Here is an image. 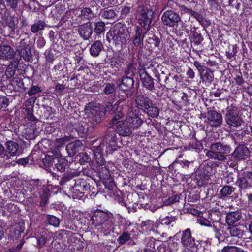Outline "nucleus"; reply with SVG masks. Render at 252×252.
I'll list each match as a JSON object with an SVG mask.
<instances>
[{
	"label": "nucleus",
	"mask_w": 252,
	"mask_h": 252,
	"mask_svg": "<svg viewBox=\"0 0 252 252\" xmlns=\"http://www.w3.org/2000/svg\"><path fill=\"white\" fill-rule=\"evenodd\" d=\"M108 37H111L118 49L126 47L130 41V35L127 28L121 24L116 25L107 34Z\"/></svg>",
	"instance_id": "obj_1"
},
{
	"label": "nucleus",
	"mask_w": 252,
	"mask_h": 252,
	"mask_svg": "<svg viewBox=\"0 0 252 252\" xmlns=\"http://www.w3.org/2000/svg\"><path fill=\"white\" fill-rule=\"evenodd\" d=\"M230 151L229 146L218 142L211 145L210 150L207 152L206 155L210 158L224 161L226 159L224 155L229 153Z\"/></svg>",
	"instance_id": "obj_2"
},
{
	"label": "nucleus",
	"mask_w": 252,
	"mask_h": 252,
	"mask_svg": "<svg viewBox=\"0 0 252 252\" xmlns=\"http://www.w3.org/2000/svg\"><path fill=\"white\" fill-rule=\"evenodd\" d=\"M99 141L100 143H104L105 144L106 152L108 153H112L117 149V138L116 131L112 128L108 129L106 135L102 138L100 139Z\"/></svg>",
	"instance_id": "obj_3"
},
{
	"label": "nucleus",
	"mask_w": 252,
	"mask_h": 252,
	"mask_svg": "<svg viewBox=\"0 0 252 252\" xmlns=\"http://www.w3.org/2000/svg\"><path fill=\"white\" fill-rule=\"evenodd\" d=\"M224 119L225 122L229 126L235 128L240 126L243 122L235 107L227 109Z\"/></svg>",
	"instance_id": "obj_4"
},
{
	"label": "nucleus",
	"mask_w": 252,
	"mask_h": 252,
	"mask_svg": "<svg viewBox=\"0 0 252 252\" xmlns=\"http://www.w3.org/2000/svg\"><path fill=\"white\" fill-rule=\"evenodd\" d=\"M133 79L129 77H125L123 78L122 82L119 85V89L124 93L123 95L119 94V97L122 96V99H126L131 95V89L133 85Z\"/></svg>",
	"instance_id": "obj_5"
},
{
	"label": "nucleus",
	"mask_w": 252,
	"mask_h": 252,
	"mask_svg": "<svg viewBox=\"0 0 252 252\" xmlns=\"http://www.w3.org/2000/svg\"><path fill=\"white\" fill-rule=\"evenodd\" d=\"M111 216L107 213L98 210L95 211L91 217L92 224L95 226L106 225L111 219Z\"/></svg>",
	"instance_id": "obj_6"
},
{
	"label": "nucleus",
	"mask_w": 252,
	"mask_h": 252,
	"mask_svg": "<svg viewBox=\"0 0 252 252\" xmlns=\"http://www.w3.org/2000/svg\"><path fill=\"white\" fill-rule=\"evenodd\" d=\"M161 20L164 25L173 27L180 21V18L176 12L172 10H168L162 15Z\"/></svg>",
	"instance_id": "obj_7"
},
{
	"label": "nucleus",
	"mask_w": 252,
	"mask_h": 252,
	"mask_svg": "<svg viewBox=\"0 0 252 252\" xmlns=\"http://www.w3.org/2000/svg\"><path fill=\"white\" fill-rule=\"evenodd\" d=\"M153 11L146 7H141L138 15V20L141 25L143 24V26H149L152 22L153 19Z\"/></svg>",
	"instance_id": "obj_8"
},
{
	"label": "nucleus",
	"mask_w": 252,
	"mask_h": 252,
	"mask_svg": "<svg viewBox=\"0 0 252 252\" xmlns=\"http://www.w3.org/2000/svg\"><path fill=\"white\" fill-rule=\"evenodd\" d=\"M207 120L208 124L212 127L220 126L223 121L221 114L215 111H209L207 113Z\"/></svg>",
	"instance_id": "obj_9"
},
{
	"label": "nucleus",
	"mask_w": 252,
	"mask_h": 252,
	"mask_svg": "<svg viewBox=\"0 0 252 252\" xmlns=\"http://www.w3.org/2000/svg\"><path fill=\"white\" fill-rule=\"evenodd\" d=\"M35 99L34 97H31L28 99L25 102V107L23 108L24 110V113L25 117L31 122L38 121L35 117L33 114V106L34 105Z\"/></svg>",
	"instance_id": "obj_10"
},
{
	"label": "nucleus",
	"mask_w": 252,
	"mask_h": 252,
	"mask_svg": "<svg viewBox=\"0 0 252 252\" xmlns=\"http://www.w3.org/2000/svg\"><path fill=\"white\" fill-rule=\"evenodd\" d=\"M6 149L5 155L2 158L9 160L11 157L16 156L18 153L19 145L15 142L11 140L7 141L5 144Z\"/></svg>",
	"instance_id": "obj_11"
},
{
	"label": "nucleus",
	"mask_w": 252,
	"mask_h": 252,
	"mask_svg": "<svg viewBox=\"0 0 252 252\" xmlns=\"http://www.w3.org/2000/svg\"><path fill=\"white\" fill-rule=\"evenodd\" d=\"M194 239L191 236V230L187 228L182 232L181 243L185 248H192L194 245Z\"/></svg>",
	"instance_id": "obj_12"
},
{
	"label": "nucleus",
	"mask_w": 252,
	"mask_h": 252,
	"mask_svg": "<svg viewBox=\"0 0 252 252\" xmlns=\"http://www.w3.org/2000/svg\"><path fill=\"white\" fill-rule=\"evenodd\" d=\"M239 187L241 189H246L252 185V173L245 171L239 178Z\"/></svg>",
	"instance_id": "obj_13"
},
{
	"label": "nucleus",
	"mask_w": 252,
	"mask_h": 252,
	"mask_svg": "<svg viewBox=\"0 0 252 252\" xmlns=\"http://www.w3.org/2000/svg\"><path fill=\"white\" fill-rule=\"evenodd\" d=\"M126 120L132 130L139 128L143 123L141 118L134 113L128 114L126 118Z\"/></svg>",
	"instance_id": "obj_14"
},
{
	"label": "nucleus",
	"mask_w": 252,
	"mask_h": 252,
	"mask_svg": "<svg viewBox=\"0 0 252 252\" xmlns=\"http://www.w3.org/2000/svg\"><path fill=\"white\" fill-rule=\"evenodd\" d=\"M78 32L80 36L84 40H88L91 37L92 32V26L90 22H88L78 27Z\"/></svg>",
	"instance_id": "obj_15"
},
{
	"label": "nucleus",
	"mask_w": 252,
	"mask_h": 252,
	"mask_svg": "<svg viewBox=\"0 0 252 252\" xmlns=\"http://www.w3.org/2000/svg\"><path fill=\"white\" fill-rule=\"evenodd\" d=\"M67 140L68 139L67 137H63L57 139L53 143L55 149L53 150L52 155H48V164L49 163L50 159H54V157L56 158H58L59 154L57 150H58L59 148L63 146Z\"/></svg>",
	"instance_id": "obj_16"
},
{
	"label": "nucleus",
	"mask_w": 252,
	"mask_h": 252,
	"mask_svg": "<svg viewBox=\"0 0 252 252\" xmlns=\"http://www.w3.org/2000/svg\"><path fill=\"white\" fill-rule=\"evenodd\" d=\"M83 146L82 142L80 140H75L68 144L66 150L70 157H73L77 153Z\"/></svg>",
	"instance_id": "obj_17"
},
{
	"label": "nucleus",
	"mask_w": 252,
	"mask_h": 252,
	"mask_svg": "<svg viewBox=\"0 0 252 252\" xmlns=\"http://www.w3.org/2000/svg\"><path fill=\"white\" fill-rule=\"evenodd\" d=\"M117 131L119 135L123 136H129L132 132V130L129 127V125L126 120L125 121H119Z\"/></svg>",
	"instance_id": "obj_18"
},
{
	"label": "nucleus",
	"mask_w": 252,
	"mask_h": 252,
	"mask_svg": "<svg viewBox=\"0 0 252 252\" xmlns=\"http://www.w3.org/2000/svg\"><path fill=\"white\" fill-rule=\"evenodd\" d=\"M234 157L239 160L247 158L249 156V150L244 145H239L233 153Z\"/></svg>",
	"instance_id": "obj_19"
},
{
	"label": "nucleus",
	"mask_w": 252,
	"mask_h": 252,
	"mask_svg": "<svg viewBox=\"0 0 252 252\" xmlns=\"http://www.w3.org/2000/svg\"><path fill=\"white\" fill-rule=\"evenodd\" d=\"M21 49L20 50L19 53L21 57H22L26 61H31L32 60V54L31 47L28 44H25L24 42L20 43Z\"/></svg>",
	"instance_id": "obj_20"
},
{
	"label": "nucleus",
	"mask_w": 252,
	"mask_h": 252,
	"mask_svg": "<svg viewBox=\"0 0 252 252\" xmlns=\"http://www.w3.org/2000/svg\"><path fill=\"white\" fill-rule=\"evenodd\" d=\"M140 79L143 86L148 90L151 91L154 88L153 79L146 72L140 74Z\"/></svg>",
	"instance_id": "obj_21"
},
{
	"label": "nucleus",
	"mask_w": 252,
	"mask_h": 252,
	"mask_svg": "<svg viewBox=\"0 0 252 252\" xmlns=\"http://www.w3.org/2000/svg\"><path fill=\"white\" fill-rule=\"evenodd\" d=\"M14 54V50L10 46L4 45L0 46V58L8 60L12 59Z\"/></svg>",
	"instance_id": "obj_22"
},
{
	"label": "nucleus",
	"mask_w": 252,
	"mask_h": 252,
	"mask_svg": "<svg viewBox=\"0 0 252 252\" xmlns=\"http://www.w3.org/2000/svg\"><path fill=\"white\" fill-rule=\"evenodd\" d=\"M135 101L137 106L143 110L152 104V101L143 95H137Z\"/></svg>",
	"instance_id": "obj_23"
},
{
	"label": "nucleus",
	"mask_w": 252,
	"mask_h": 252,
	"mask_svg": "<svg viewBox=\"0 0 252 252\" xmlns=\"http://www.w3.org/2000/svg\"><path fill=\"white\" fill-rule=\"evenodd\" d=\"M105 147V144L104 143H100L99 145L95 147L94 151V158L96 162L99 165L104 164V161L102 156V152Z\"/></svg>",
	"instance_id": "obj_24"
},
{
	"label": "nucleus",
	"mask_w": 252,
	"mask_h": 252,
	"mask_svg": "<svg viewBox=\"0 0 252 252\" xmlns=\"http://www.w3.org/2000/svg\"><path fill=\"white\" fill-rule=\"evenodd\" d=\"M241 218L242 215L240 212H231L227 214L226 222L229 225H231L237 222Z\"/></svg>",
	"instance_id": "obj_25"
},
{
	"label": "nucleus",
	"mask_w": 252,
	"mask_h": 252,
	"mask_svg": "<svg viewBox=\"0 0 252 252\" xmlns=\"http://www.w3.org/2000/svg\"><path fill=\"white\" fill-rule=\"evenodd\" d=\"M103 48V45L102 42L100 41L97 40L91 45L90 52L91 55L96 57L98 56Z\"/></svg>",
	"instance_id": "obj_26"
},
{
	"label": "nucleus",
	"mask_w": 252,
	"mask_h": 252,
	"mask_svg": "<svg viewBox=\"0 0 252 252\" xmlns=\"http://www.w3.org/2000/svg\"><path fill=\"white\" fill-rule=\"evenodd\" d=\"M89 113L92 115V120L95 121L96 123H99L101 121V117L104 115V112L101 111L98 107H94L89 110Z\"/></svg>",
	"instance_id": "obj_27"
},
{
	"label": "nucleus",
	"mask_w": 252,
	"mask_h": 252,
	"mask_svg": "<svg viewBox=\"0 0 252 252\" xmlns=\"http://www.w3.org/2000/svg\"><path fill=\"white\" fill-rule=\"evenodd\" d=\"M160 42V41L159 38L153 35L152 37L148 38L146 41V45L149 49L152 50L157 47H158Z\"/></svg>",
	"instance_id": "obj_28"
},
{
	"label": "nucleus",
	"mask_w": 252,
	"mask_h": 252,
	"mask_svg": "<svg viewBox=\"0 0 252 252\" xmlns=\"http://www.w3.org/2000/svg\"><path fill=\"white\" fill-rule=\"evenodd\" d=\"M153 104L152 103L150 106H147L143 111L149 116L153 118H157L159 114V108L157 107L153 106Z\"/></svg>",
	"instance_id": "obj_29"
},
{
	"label": "nucleus",
	"mask_w": 252,
	"mask_h": 252,
	"mask_svg": "<svg viewBox=\"0 0 252 252\" xmlns=\"http://www.w3.org/2000/svg\"><path fill=\"white\" fill-rule=\"evenodd\" d=\"M235 191V188L230 186H224L220 192V198L224 199L225 197L231 195Z\"/></svg>",
	"instance_id": "obj_30"
},
{
	"label": "nucleus",
	"mask_w": 252,
	"mask_h": 252,
	"mask_svg": "<svg viewBox=\"0 0 252 252\" xmlns=\"http://www.w3.org/2000/svg\"><path fill=\"white\" fill-rule=\"evenodd\" d=\"M178 79L179 76L177 75L173 76L170 79H169L168 77L166 76L165 80V83L167 85L166 88L169 89L176 88L177 85Z\"/></svg>",
	"instance_id": "obj_31"
},
{
	"label": "nucleus",
	"mask_w": 252,
	"mask_h": 252,
	"mask_svg": "<svg viewBox=\"0 0 252 252\" xmlns=\"http://www.w3.org/2000/svg\"><path fill=\"white\" fill-rule=\"evenodd\" d=\"M142 30L137 29L134 37L133 39V43L136 46H141L143 43V38L141 37Z\"/></svg>",
	"instance_id": "obj_32"
},
{
	"label": "nucleus",
	"mask_w": 252,
	"mask_h": 252,
	"mask_svg": "<svg viewBox=\"0 0 252 252\" xmlns=\"http://www.w3.org/2000/svg\"><path fill=\"white\" fill-rule=\"evenodd\" d=\"M116 87L112 83H107L104 84L103 92L107 95H112L115 92Z\"/></svg>",
	"instance_id": "obj_33"
},
{
	"label": "nucleus",
	"mask_w": 252,
	"mask_h": 252,
	"mask_svg": "<svg viewBox=\"0 0 252 252\" xmlns=\"http://www.w3.org/2000/svg\"><path fill=\"white\" fill-rule=\"evenodd\" d=\"M67 164V161L66 159L61 158L58 159V162L55 164L56 168L59 171L63 172L65 171Z\"/></svg>",
	"instance_id": "obj_34"
},
{
	"label": "nucleus",
	"mask_w": 252,
	"mask_h": 252,
	"mask_svg": "<svg viewBox=\"0 0 252 252\" xmlns=\"http://www.w3.org/2000/svg\"><path fill=\"white\" fill-rule=\"evenodd\" d=\"M18 18L14 16H9L6 19L5 22L6 25L12 30H14L15 26L18 23Z\"/></svg>",
	"instance_id": "obj_35"
},
{
	"label": "nucleus",
	"mask_w": 252,
	"mask_h": 252,
	"mask_svg": "<svg viewBox=\"0 0 252 252\" xmlns=\"http://www.w3.org/2000/svg\"><path fill=\"white\" fill-rule=\"evenodd\" d=\"M228 229L232 236L240 238L243 235V231L237 226L229 227Z\"/></svg>",
	"instance_id": "obj_36"
},
{
	"label": "nucleus",
	"mask_w": 252,
	"mask_h": 252,
	"mask_svg": "<svg viewBox=\"0 0 252 252\" xmlns=\"http://www.w3.org/2000/svg\"><path fill=\"white\" fill-rule=\"evenodd\" d=\"M46 25L44 21L39 20L37 23L32 26L31 31L33 33H36L39 31L43 29L45 27Z\"/></svg>",
	"instance_id": "obj_37"
},
{
	"label": "nucleus",
	"mask_w": 252,
	"mask_h": 252,
	"mask_svg": "<svg viewBox=\"0 0 252 252\" xmlns=\"http://www.w3.org/2000/svg\"><path fill=\"white\" fill-rule=\"evenodd\" d=\"M76 130L78 132V135L81 137H85L88 133V128L86 125L83 126L82 124L78 125L76 126Z\"/></svg>",
	"instance_id": "obj_38"
},
{
	"label": "nucleus",
	"mask_w": 252,
	"mask_h": 252,
	"mask_svg": "<svg viewBox=\"0 0 252 252\" xmlns=\"http://www.w3.org/2000/svg\"><path fill=\"white\" fill-rule=\"evenodd\" d=\"M78 156L80 157L79 162L81 165H83L85 163H88L91 161L90 156L86 153H79Z\"/></svg>",
	"instance_id": "obj_39"
},
{
	"label": "nucleus",
	"mask_w": 252,
	"mask_h": 252,
	"mask_svg": "<svg viewBox=\"0 0 252 252\" xmlns=\"http://www.w3.org/2000/svg\"><path fill=\"white\" fill-rule=\"evenodd\" d=\"M201 76L203 81L208 82H212L214 78L213 72L209 69L206 70L205 73H202Z\"/></svg>",
	"instance_id": "obj_40"
},
{
	"label": "nucleus",
	"mask_w": 252,
	"mask_h": 252,
	"mask_svg": "<svg viewBox=\"0 0 252 252\" xmlns=\"http://www.w3.org/2000/svg\"><path fill=\"white\" fill-rule=\"evenodd\" d=\"M130 239V235L128 232H124L118 239V242L120 245H123Z\"/></svg>",
	"instance_id": "obj_41"
},
{
	"label": "nucleus",
	"mask_w": 252,
	"mask_h": 252,
	"mask_svg": "<svg viewBox=\"0 0 252 252\" xmlns=\"http://www.w3.org/2000/svg\"><path fill=\"white\" fill-rule=\"evenodd\" d=\"M105 31V23L103 22H98L95 24L94 32L100 34Z\"/></svg>",
	"instance_id": "obj_42"
},
{
	"label": "nucleus",
	"mask_w": 252,
	"mask_h": 252,
	"mask_svg": "<svg viewBox=\"0 0 252 252\" xmlns=\"http://www.w3.org/2000/svg\"><path fill=\"white\" fill-rule=\"evenodd\" d=\"M81 15L84 18L90 19L94 17V14L90 8H84L81 10Z\"/></svg>",
	"instance_id": "obj_43"
},
{
	"label": "nucleus",
	"mask_w": 252,
	"mask_h": 252,
	"mask_svg": "<svg viewBox=\"0 0 252 252\" xmlns=\"http://www.w3.org/2000/svg\"><path fill=\"white\" fill-rule=\"evenodd\" d=\"M222 252H245L241 249L232 246L224 247L221 250Z\"/></svg>",
	"instance_id": "obj_44"
},
{
	"label": "nucleus",
	"mask_w": 252,
	"mask_h": 252,
	"mask_svg": "<svg viewBox=\"0 0 252 252\" xmlns=\"http://www.w3.org/2000/svg\"><path fill=\"white\" fill-rule=\"evenodd\" d=\"M116 16V13L113 9L104 10L102 12V16L106 19H111Z\"/></svg>",
	"instance_id": "obj_45"
},
{
	"label": "nucleus",
	"mask_w": 252,
	"mask_h": 252,
	"mask_svg": "<svg viewBox=\"0 0 252 252\" xmlns=\"http://www.w3.org/2000/svg\"><path fill=\"white\" fill-rule=\"evenodd\" d=\"M9 99L5 96H0V110L6 108L9 105Z\"/></svg>",
	"instance_id": "obj_46"
},
{
	"label": "nucleus",
	"mask_w": 252,
	"mask_h": 252,
	"mask_svg": "<svg viewBox=\"0 0 252 252\" xmlns=\"http://www.w3.org/2000/svg\"><path fill=\"white\" fill-rule=\"evenodd\" d=\"M48 223L55 227L58 226L60 224V220L58 218L54 216H48Z\"/></svg>",
	"instance_id": "obj_47"
},
{
	"label": "nucleus",
	"mask_w": 252,
	"mask_h": 252,
	"mask_svg": "<svg viewBox=\"0 0 252 252\" xmlns=\"http://www.w3.org/2000/svg\"><path fill=\"white\" fill-rule=\"evenodd\" d=\"M13 67V65H9L5 71V75L8 78H11L15 75V69Z\"/></svg>",
	"instance_id": "obj_48"
},
{
	"label": "nucleus",
	"mask_w": 252,
	"mask_h": 252,
	"mask_svg": "<svg viewBox=\"0 0 252 252\" xmlns=\"http://www.w3.org/2000/svg\"><path fill=\"white\" fill-rule=\"evenodd\" d=\"M123 116L124 114L122 112L118 111L116 114H115L111 120L112 125H115L117 123H119L118 120L121 119Z\"/></svg>",
	"instance_id": "obj_49"
},
{
	"label": "nucleus",
	"mask_w": 252,
	"mask_h": 252,
	"mask_svg": "<svg viewBox=\"0 0 252 252\" xmlns=\"http://www.w3.org/2000/svg\"><path fill=\"white\" fill-rule=\"evenodd\" d=\"M40 91V88L36 86H33L28 91V94L29 96H32L35 94L36 93H38Z\"/></svg>",
	"instance_id": "obj_50"
},
{
	"label": "nucleus",
	"mask_w": 252,
	"mask_h": 252,
	"mask_svg": "<svg viewBox=\"0 0 252 252\" xmlns=\"http://www.w3.org/2000/svg\"><path fill=\"white\" fill-rule=\"evenodd\" d=\"M194 65L198 69V71L200 75H202V74L203 73L204 71H205V66L201 65L200 63L197 61H195L194 62Z\"/></svg>",
	"instance_id": "obj_51"
},
{
	"label": "nucleus",
	"mask_w": 252,
	"mask_h": 252,
	"mask_svg": "<svg viewBox=\"0 0 252 252\" xmlns=\"http://www.w3.org/2000/svg\"><path fill=\"white\" fill-rule=\"evenodd\" d=\"M7 3L8 6L10 7L12 9L17 8L18 4V0H5Z\"/></svg>",
	"instance_id": "obj_52"
},
{
	"label": "nucleus",
	"mask_w": 252,
	"mask_h": 252,
	"mask_svg": "<svg viewBox=\"0 0 252 252\" xmlns=\"http://www.w3.org/2000/svg\"><path fill=\"white\" fill-rule=\"evenodd\" d=\"M190 15L193 16L199 22H202L203 21V17L202 15L195 11L192 10V11L191 12Z\"/></svg>",
	"instance_id": "obj_53"
},
{
	"label": "nucleus",
	"mask_w": 252,
	"mask_h": 252,
	"mask_svg": "<svg viewBox=\"0 0 252 252\" xmlns=\"http://www.w3.org/2000/svg\"><path fill=\"white\" fill-rule=\"evenodd\" d=\"M120 98V99L117 102V103H116L114 105H110V108L109 109H110V111L112 112V113H114L115 112L116 110H117L118 108V105H119V103L121 102V101H122L123 99H122V98L121 97H119Z\"/></svg>",
	"instance_id": "obj_54"
},
{
	"label": "nucleus",
	"mask_w": 252,
	"mask_h": 252,
	"mask_svg": "<svg viewBox=\"0 0 252 252\" xmlns=\"http://www.w3.org/2000/svg\"><path fill=\"white\" fill-rule=\"evenodd\" d=\"M174 220L173 218L169 216H167L163 218L162 220V224L169 225Z\"/></svg>",
	"instance_id": "obj_55"
},
{
	"label": "nucleus",
	"mask_w": 252,
	"mask_h": 252,
	"mask_svg": "<svg viewBox=\"0 0 252 252\" xmlns=\"http://www.w3.org/2000/svg\"><path fill=\"white\" fill-rule=\"evenodd\" d=\"M44 156L45 158H42V161H40L38 162V165L40 167L46 169L47 159H46V155H44Z\"/></svg>",
	"instance_id": "obj_56"
},
{
	"label": "nucleus",
	"mask_w": 252,
	"mask_h": 252,
	"mask_svg": "<svg viewBox=\"0 0 252 252\" xmlns=\"http://www.w3.org/2000/svg\"><path fill=\"white\" fill-rule=\"evenodd\" d=\"M38 246L39 247H43L46 242V238L44 236H41L37 239Z\"/></svg>",
	"instance_id": "obj_57"
},
{
	"label": "nucleus",
	"mask_w": 252,
	"mask_h": 252,
	"mask_svg": "<svg viewBox=\"0 0 252 252\" xmlns=\"http://www.w3.org/2000/svg\"><path fill=\"white\" fill-rule=\"evenodd\" d=\"M194 38L196 40L195 43L199 44L203 40V38L201 36L199 33H196L194 34Z\"/></svg>",
	"instance_id": "obj_58"
},
{
	"label": "nucleus",
	"mask_w": 252,
	"mask_h": 252,
	"mask_svg": "<svg viewBox=\"0 0 252 252\" xmlns=\"http://www.w3.org/2000/svg\"><path fill=\"white\" fill-rule=\"evenodd\" d=\"M200 223L201 225L212 227V223L206 219H202L200 220Z\"/></svg>",
	"instance_id": "obj_59"
},
{
	"label": "nucleus",
	"mask_w": 252,
	"mask_h": 252,
	"mask_svg": "<svg viewBox=\"0 0 252 252\" xmlns=\"http://www.w3.org/2000/svg\"><path fill=\"white\" fill-rule=\"evenodd\" d=\"M29 160L27 158H22L19 159L17 161V163L22 165H25L28 163Z\"/></svg>",
	"instance_id": "obj_60"
},
{
	"label": "nucleus",
	"mask_w": 252,
	"mask_h": 252,
	"mask_svg": "<svg viewBox=\"0 0 252 252\" xmlns=\"http://www.w3.org/2000/svg\"><path fill=\"white\" fill-rule=\"evenodd\" d=\"M186 74L189 78H191V79H193L195 76V73H194V71L190 68H189L188 69Z\"/></svg>",
	"instance_id": "obj_61"
},
{
	"label": "nucleus",
	"mask_w": 252,
	"mask_h": 252,
	"mask_svg": "<svg viewBox=\"0 0 252 252\" xmlns=\"http://www.w3.org/2000/svg\"><path fill=\"white\" fill-rule=\"evenodd\" d=\"M211 228V230L213 231L214 233H216L217 235H220L219 229H218L216 225L212 223V227H210Z\"/></svg>",
	"instance_id": "obj_62"
},
{
	"label": "nucleus",
	"mask_w": 252,
	"mask_h": 252,
	"mask_svg": "<svg viewBox=\"0 0 252 252\" xmlns=\"http://www.w3.org/2000/svg\"><path fill=\"white\" fill-rule=\"evenodd\" d=\"M235 82L237 84L241 85L244 82V80L241 76H238L235 78Z\"/></svg>",
	"instance_id": "obj_63"
},
{
	"label": "nucleus",
	"mask_w": 252,
	"mask_h": 252,
	"mask_svg": "<svg viewBox=\"0 0 252 252\" xmlns=\"http://www.w3.org/2000/svg\"><path fill=\"white\" fill-rule=\"evenodd\" d=\"M247 195L248 199V205L250 207H251V208L252 209V194H247Z\"/></svg>",
	"instance_id": "obj_64"
}]
</instances>
